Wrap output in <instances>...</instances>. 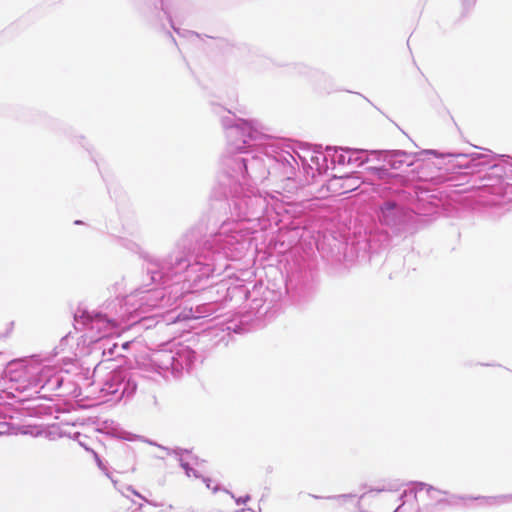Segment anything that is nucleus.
<instances>
[{
    "label": "nucleus",
    "instance_id": "5",
    "mask_svg": "<svg viewBox=\"0 0 512 512\" xmlns=\"http://www.w3.org/2000/svg\"><path fill=\"white\" fill-rule=\"evenodd\" d=\"M351 98H352V100H353V101H355V102H356V101L365 102V101H364V99H363L360 95H358V94H354V95H352V96H351Z\"/></svg>",
    "mask_w": 512,
    "mask_h": 512
},
{
    "label": "nucleus",
    "instance_id": "7",
    "mask_svg": "<svg viewBox=\"0 0 512 512\" xmlns=\"http://www.w3.org/2000/svg\"><path fill=\"white\" fill-rule=\"evenodd\" d=\"M348 187L351 188V190H355V188H357V185L349 184Z\"/></svg>",
    "mask_w": 512,
    "mask_h": 512
},
{
    "label": "nucleus",
    "instance_id": "9",
    "mask_svg": "<svg viewBox=\"0 0 512 512\" xmlns=\"http://www.w3.org/2000/svg\"><path fill=\"white\" fill-rule=\"evenodd\" d=\"M238 131H239L238 129H234V130H232L231 132H232L233 134H237V133H238Z\"/></svg>",
    "mask_w": 512,
    "mask_h": 512
},
{
    "label": "nucleus",
    "instance_id": "6",
    "mask_svg": "<svg viewBox=\"0 0 512 512\" xmlns=\"http://www.w3.org/2000/svg\"><path fill=\"white\" fill-rule=\"evenodd\" d=\"M95 458L97 460L98 466L101 467L102 466V462H101V460L99 459V457L96 454H95Z\"/></svg>",
    "mask_w": 512,
    "mask_h": 512
},
{
    "label": "nucleus",
    "instance_id": "4",
    "mask_svg": "<svg viewBox=\"0 0 512 512\" xmlns=\"http://www.w3.org/2000/svg\"><path fill=\"white\" fill-rule=\"evenodd\" d=\"M375 173L379 179H383L385 175V171L382 169H376Z\"/></svg>",
    "mask_w": 512,
    "mask_h": 512
},
{
    "label": "nucleus",
    "instance_id": "1",
    "mask_svg": "<svg viewBox=\"0 0 512 512\" xmlns=\"http://www.w3.org/2000/svg\"><path fill=\"white\" fill-rule=\"evenodd\" d=\"M95 321L104 323L106 328L115 329L118 327V323L114 320L107 319L105 316L98 315Z\"/></svg>",
    "mask_w": 512,
    "mask_h": 512
},
{
    "label": "nucleus",
    "instance_id": "8",
    "mask_svg": "<svg viewBox=\"0 0 512 512\" xmlns=\"http://www.w3.org/2000/svg\"><path fill=\"white\" fill-rule=\"evenodd\" d=\"M129 344H130V342H126V343H124V344H123V348H124V349H127V348L129 347Z\"/></svg>",
    "mask_w": 512,
    "mask_h": 512
},
{
    "label": "nucleus",
    "instance_id": "2",
    "mask_svg": "<svg viewBox=\"0 0 512 512\" xmlns=\"http://www.w3.org/2000/svg\"><path fill=\"white\" fill-rule=\"evenodd\" d=\"M395 208H396V203L389 201V202L384 203L381 210L383 213H386V212L393 211Z\"/></svg>",
    "mask_w": 512,
    "mask_h": 512
},
{
    "label": "nucleus",
    "instance_id": "3",
    "mask_svg": "<svg viewBox=\"0 0 512 512\" xmlns=\"http://www.w3.org/2000/svg\"><path fill=\"white\" fill-rule=\"evenodd\" d=\"M347 501V497H341L339 499L336 500V503H335V506L337 508L341 507L343 505V503H345Z\"/></svg>",
    "mask_w": 512,
    "mask_h": 512
}]
</instances>
